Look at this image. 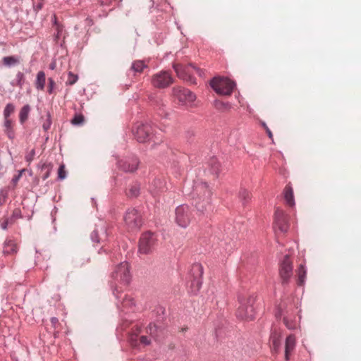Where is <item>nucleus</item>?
I'll return each instance as SVG.
<instances>
[{"label": "nucleus", "mask_w": 361, "mask_h": 361, "mask_svg": "<svg viewBox=\"0 0 361 361\" xmlns=\"http://www.w3.org/2000/svg\"><path fill=\"white\" fill-rule=\"evenodd\" d=\"M16 78H17L16 85L21 88L23 87V85L24 82V79H25L24 74L21 72H18L16 74Z\"/></svg>", "instance_id": "35"}, {"label": "nucleus", "mask_w": 361, "mask_h": 361, "mask_svg": "<svg viewBox=\"0 0 361 361\" xmlns=\"http://www.w3.org/2000/svg\"><path fill=\"white\" fill-rule=\"evenodd\" d=\"M125 225L128 231H135L140 228L142 219L139 212L133 208L128 209L124 216Z\"/></svg>", "instance_id": "3"}, {"label": "nucleus", "mask_w": 361, "mask_h": 361, "mask_svg": "<svg viewBox=\"0 0 361 361\" xmlns=\"http://www.w3.org/2000/svg\"><path fill=\"white\" fill-rule=\"evenodd\" d=\"M4 131L10 140L14 139L15 132L13 130V122L11 118H4Z\"/></svg>", "instance_id": "18"}, {"label": "nucleus", "mask_w": 361, "mask_h": 361, "mask_svg": "<svg viewBox=\"0 0 361 361\" xmlns=\"http://www.w3.org/2000/svg\"><path fill=\"white\" fill-rule=\"evenodd\" d=\"M173 68L178 78L184 80L192 82V75L194 71L198 72L199 70L193 65H188L183 66L181 64H174Z\"/></svg>", "instance_id": "14"}, {"label": "nucleus", "mask_w": 361, "mask_h": 361, "mask_svg": "<svg viewBox=\"0 0 361 361\" xmlns=\"http://www.w3.org/2000/svg\"><path fill=\"white\" fill-rule=\"evenodd\" d=\"M132 345L137 346L140 344L145 346L150 344V339L148 338L146 336H142L139 338V342L137 340H134V338L132 337L131 339Z\"/></svg>", "instance_id": "26"}, {"label": "nucleus", "mask_w": 361, "mask_h": 361, "mask_svg": "<svg viewBox=\"0 0 361 361\" xmlns=\"http://www.w3.org/2000/svg\"><path fill=\"white\" fill-rule=\"evenodd\" d=\"M284 198L288 205L293 207L295 204L293 190L288 184L284 188Z\"/></svg>", "instance_id": "19"}, {"label": "nucleus", "mask_w": 361, "mask_h": 361, "mask_svg": "<svg viewBox=\"0 0 361 361\" xmlns=\"http://www.w3.org/2000/svg\"><path fill=\"white\" fill-rule=\"evenodd\" d=\"M139 163L136 157L130 156L118 160L117 166L120 170L124 172L133 173L137 170Z\"/></svg>", "instance_id": "12"}, {"label": "nucleus", "mask_w": 361, "mask_h": 361, "mask_svg": "<svg viewBox=\"0 0 361 361\" xmlns=\"http://www.w3.org/2000/svg\"><path fill=\"white\" fill-rule=\"evenodd\" d=\"M55 320H56V318H52V321H53V322H55Z\"/></svg>", "instance_id": "48"}, {"label": "nucleus", "mask_w": 361, "mask_h": 361, "mask_svg": "<svg viewBox=\"0 0 361 361\" xmlns=\"http://www.w3.org/2000/svg\"><path fill=\"white\" fill-rule=\"evenodd\" d=\"M145 68H147V65L143 61L137 60L133 63L130 70L135 73H141Z\"/></svg>", "instance_id": "22"}, {"label": "nucleus", "mask_w": 361, "mask_h": 361, "mask_svg": "<svg viewBox=\"0 0 361 361\" xmlns=\"http://www.w3.org/2000/svg\"><path fill=\"white\" fill-rule=\"evenodd\" d=\"M18 247L17 243L11 240H6L4 244L3 252L4 255H13L17 253Z\"/></svg>", "instance_id": "17"}, {"label": "nucleus", "mask_w": 361, "mask_h": 361, "mask_svg": "<svg viewBox=\"0 0 361 361\" xmlns=\"http://www.w3.org/2000/svg\"><path fill=\"white\" fill-rule=\"evenodd\" d=\"M116 298H119L118 295L117 293H115Z\"/></svg>", "instance_id": "50"}, {"label": "nucleus", "mask_w": 361, "mask_h": 361, "mask_svg": "<svg viewBox=\"0 0 361 361\" xmlns=\"http://www.w3.org/2000/svg\"><path fill=\"white\" fill-rule=\"evenodd\" d=\"M293 275V264L289 256L286 255L280 264L279 276L282 284H287Z\"/></svg>", "instance_id": "10"}, {"label": "nucleus", "mask_w": 361, "mask_h": 361, "mask_svg": "<svg viewBox=\"0 0 361 361\" xmlns=\"http://www.w3.org/2000/svg\"><path fill=\"white\" fill-rule=\"evenodd\" d=\"M152 128L148 124H140L135 131V137L140 142H145L152 137Z\"/></svg>", "instance_id": "15"}, {"label": "nucleus", "mask_w": 361, "mask_h": 361, "mask_svg": "<svg viewBox=\"0 0 361 361\" xmlns=\"http://www.w3.org/2000/svg\"><path fill=\"white\" fill-rule=\"evenodd\" d=\"M284 324L289 329H294L297 327V322L295 321H289L288 317H284Z\"/></svg>", "instance_id": "33"}, {"label": "nucleus", "mask_w": 361, "mask_h": 361, "mask_svg": "<svg viewBox=\"0 0 361 361\" xmlns=\"http://www.w3.org/2000/svg\"><path fill=\"white\" fill-rule=\"evenodd\" d=\"M156 243L154 234L151 232L144 233L140 239L139 252L142 254L149 253Z\"/></svg>", "instance_id": "8"}, {"label": "nucleus", "mask_w": 361, "mask_h": 361, "mask_svg": "<svg viewBox=\"0 0 361 361\" xmlns=\"http://www.w3.org/2000/svg\"><path fill=\"white\" fill-rule=\"evenodd\" d=\"M190 274L193 277L191 281V290L192 293H196L202 286V277L203 274V269L201 264H195L192 265Z\"/></svg>", "instance_id": "13"}, {"label": "nucleus", "mask_w": 361, "mask_h": 361, "mask_svg": "<svg viewBox=\"0 0 361 361\" xmlns=\"http://www.w3.org/2000/svg\"><path fill=\"white\" fill-rule=\"evenodd\" d=\"M14 111L15 106L11 103L7 104L4 109V118H10L11 115L14 112Z\"/></svg>", "instance_id": "28"}, {"label": "nucleus", "mask_w": 361, "mask_h": 361, "mask_svg": "<svg viewBox=\"0 0 361 361\" xmlns=\"http://www.w3.org/2000/svg\"><path fill=\"white\" fill-rule=\"evenodd\" d=\"M151 82L154 87L166 88L173 82V79L169 72L160 71L152 76Z\"/></svg>", "instance_id": "7"}, {"label": "nucleus", "mask_w": 361, "mask_h": 361, "mask_svg": "<svg viewBox=\"0 0 361 361\" xmlns=\"http://www.w3.org/2000/svg\"><path fill=\"white\" fill-rule=\"evenodd\" d=\"M35 155V149H32L26 156H25V159L27 162L30 163L33 159H34V157Z\"/></svg>", "instance_id": "38"}, {"label": "nucleus", "mask_w": 361, "mask_h": 361, "mask_svg": "<svg viewBox=\"0 0 361 361\" xmlns=\"http://www.w3.org/2000/svg\"><path fill=\"white\" fill-rule=\"evenodd\" d=\"M295 346V338L293 335H290L286 338L285 344V359L289 360V356Z\"/></svg>", "instance_id": "16"}, {"label": "nucleus", "mask_w": 361, "mask_h": 361, "mask_svg": "<svg viewBox=\"0 0 361 361\" xmlns=\"http://www.w3.org/2000/svg\"><path fill=\"white\" fill-rule=\"evenodd\" d=\"M30 111V106L28 104L23 106L19 113V120L21 123H24L27 118Z\"/></svg>", "instance_id": "23"}, {"label": "nucleus", "mask_w": 361, "mask_h": 361, "mask_svg": "<svg viewBox=\"0 0 361 361\" xmlns=\"http://www.w3.org/2000/svg\"><path fill=\"white\" fill-rule=\"evenodd\" d=\"M20 62V57L16 56H5L2 59V63L6 67L16 66Z\"/></svg>", "instance_id": "21"}, {"label": "nucleus", "mask_w": 361, "mask_h": 361, "mask_svg": "<svg viewBox=\"0 0 361 361\" xmlns=\"http://www.w3.org/2000/svg\"><path fill=\"white\" fill-rule=\"evenodd\" d=\"M271 340L272 342V350L276 353L280 345L279 336L274 334L271 336Z\"/></svg>", "instance_id": "29"}, {"label": "nucleus", "mask_w": 361, "mask_h": 361, "mask_svg": "<svg viewBox=\"0 0 361 361\" xmlns=\"http://www.w3.org/2000/svg\"><path fill=\"white\" fill-rule=\"evenodd\" d=\"M55 320H56V318H52V321H53V322H55Z\"/></svg>", "instance_id": "49"}, {"label": "nucleus", "mask_w": 361, "mask_h": 361, "mask_svg": "<svg viewBox=\"0 0 361 361\" xmlns=\"http://www.w3.org/2000/svg\"><path fill=\"white\" fill-rule=\"evenodd\" d=\"M239 197L243 203H246L251 199V194L247 190L241 188L239 191Z\"/></svg>", "instance_id": "27"}, {"label": "nucleus", "mask_w": 361, "mask_h": 361, "mask_svg": "<svg viewBox=\"0 0 361 361\" xmlns=\"http://www.w3.org/2000/svg\"><path fill=\"white\" fill-rule=\"evenodd\" d=\"M240 305L236 315L242 319L252 320L255 317L254 303L255 298L253 295H242L238 298Z\"/></svg>", "instance_id": "1"}, {"label": "nucleus", "mask_w": 361, "mask_h": 361, "mask_svg": "<svg viewBox=\"0 0 361 361\" xmlns=\"http://www.w3.org/2000/svg\"><path fill=\"white\" fill-rule=\"evenodd\" d=\"M97 235V232H95V231H94V232H93V233H92V237L93 238V237H94V235Z\"/></svg>", "instance_id": "44"}, {"label": "nucleus", "mask_w": 361, "mask_h": 361, "mask_svg": "<svg viewBox=\"0 0 361 361\" xmlns=\"http://www.w3.org/2000/svg\"><path fill=\"white\" fill-rule=\"evenodd\" d=\"M192 219L191 210L188 205H180L176 209L175 221L179 226L186 228Z\"/></svg>", "instance_id": "5"}, {"label": "nucleus", "mask_w": 361, "mask_h": 361, "mask_svg": "<svg viewBox=\"0 0 361 361\" xmlns=\"http://www.w3.org/2000/svg\"><path fill=\"white\" fill-rule=\"evenodd\" d=\"M157 326L155 324H150L147 329V332L149 333L151 335V336L154 338L157 337Z\"/></svg>", "instance_id": "32"}, {"label": "nucleus", "mask_w": 361, "mask_h": 361, "mask_svg": "<svg viewBox=\"0 0 361 361\" xmlns=\"http://www.w3.org/2000/svg\"><path fill=\"white\" fill-rule=\"evenodd\" d=\"M84 122V116L82 114H77L72 119L71 123L73 125H81Z\"/></svg>", "instance_id": "31"}, {"label": "nucleus", "mask_w": 361, "mask_h": 361, "mask_svg": "<svg viewBox=\"0 0 361 361\" xmlns=\"http://www.w3.org/2000/svg\"><path fill=\"white\" fill-rule=\"evenodd\" d=\"M112 277L126 285L130 280L129 266L127 262H121L116 267L115 271L112 273Z\"/></svg>", "instance_id": "11"}, {"label": "nucleus", "mask_w": 361, "mask_h": 361, "mask_svg": "<svg viewBox=\"0 0 361 361\" xmlns=\"http://www.w3.org/2000/svg\"><path fill=\"white\" fill-rule=\"evenodd\" d=\"M57 29H58V33L59 34V32H60V31H61V30H60V28H59V26H58V27H57Z\"/></svg>", "instance_id": "46"}, {"label": "nucleus", "mask_w": 361, "mask_h": 361, "mask_svg": "<svg viewBox=\"0 0 361 361\" xmlns=\"http://www.w3.org/2000/svg\"><path fill=\"white\" fill-rule=\"evenodd\" d=\"M21 174L20 173L16 178V180H18L20 177Z\"/></svg>", "instance_id": "45"}, {"label": "nucleus", "mask_w": 361, "mask_h": 361, "mask_svg": "<svg viewBox=\"0 0 361 361\" xmlns=\"http://www.w3.org/2000/svg\"><path fill=\"white\" fill-rule=\"evenodd\" d=\"M122 304L125 307H131L135 304L134 299L129 295H125L122 300Z\"/></svg>", "instance_id": "30"}, {"label": "nucleus", "mask_w": 361, "mask_h": 361, "mask_svg": "<svg viewBox=\"0 0 361 361\" xmlns=\"http://www.w3.org/2000/svg\"><path fill=\"white\" fill-rule=\"evenodd\" d=\"M298 284L302 286L305 282V278L306 276V271L303 265L300 264L298 269Z\"/></svg>", "instance_id": "24"}, {"label": "nucleus", "mask_w": 361, "mask_h": 361, "mask_svg": "<svg viewBox=\"0 0 361 361\" xmlns=\"http://www.w3.org/2000/svg\"><path fill=\"white\" fill-rule=\"evenodd\" d=\"M210 85L217 94L226 96L231 95L235 87L233 81L227 78L221 77L214 78Z\"/></svg>", "instance_id": "2"}, {"label": "nucleus", "mask_w": 361, "mask_h": 361, "mask_svg": "<svg viewBox=\"0 0 361 361\" xmlns=\"http://www.w3.org/2000/svg\"><path fill=\"white\" fill-rule=\"evenodd\" d=\"M50 125H51L50 122L45 123L43 124V128L45 130H47L50 128Z\"/></svg>", "instance_id": "41"}, {"label": "nucleus", "mask_w": 361, "mask_h": 361, "mask_svg": "<svg viewBox=\"0 0 361 361\" xmlns=\"http://www.w3.org/2000/svg\"><path fill=\"white\" fill-rule=\"evenodd\" d=\"M140 185L137 183L131 185L126 192V195L130 197H135L139 195Z\"/></svg>", "instance_id": "25"}, {"label": "nucleus", "mask_w": 361, "mask_h": 361, "mask_svg": "<svg viewBox=\"0 0 361 361\" xmlns=\"http://www.w3.org/2000/svg\"><path fill=\"white\" fill-rule=\"evenodd\" d=\"M264 127L266 129V132H267L268 136L269 137V138L271 139L273 137L271 131L269 130V128L265 124H264Z\"/></svg>", "instance_id": "39"}, {"label": "nucleus", "mask_w": 361, "mask_h": 361, "mask_svg": "<svg viewBox=\"0 0 361 361\" xmlns=\"http://www.w3.org/2000/svg\"><path fill=\"white\" fill-rule=\"evenodd\" d=\"M8 224V219H6L4 222L1 223V228L4 230L7 229Z\"/></svg>", "instance_id": "40"}, {"label": "nucleus", "mask_w": 361, "mask_h": 361, "mask_svg": "<svg viewBox=\"0 0 361 361\" xmlns=\"http://www.w3.org/2000/svg\"><path fill=\"white\" fill-rule=\"evenodd\" d=\"M49 172H47V173H46V175L43 177V179H46V178H47L49 177Z\"/></svg>", "instance_id": "43"}, {"label": "nucleus", "mask_w": 361, "mask_h": 361, "mask_svg": "<svg viewBox=\"0 0 361 361\" xmlns=\"http://www.w3.org/2000/svg\"><path fill=\"white\" fill-rule=\"evenodd\" d=\"M173 95L182 104H190L196 99V96L193 92L181 87H173Z\"/></svg>", "instance_id": "6"}, {"label": "nucleus", "mask_w": 361, "mask_h": 361, "mask_svg": "<svg viewBox=\"0 0 361 361\" xmlns=\"http://www.w3.org/2000/svg\"><path fill=\"white\" fill-rule=\"evenodd\" d=\"M58 177L61 180L65 179L66 177V172L65 170V166L63 164H61L59 168Z\"/></svg>", "instance_id": "34"}, {"label": "nucleus", "mask_w": 361, "mask_h": 361, "mask_svg": "<svg viewBox=\"0 0 361 361\" xmlns=\"http://www.w3.org/2000/svg\"><path fill=\"white\" fill-rule=\"evenodd\" d=\"M48 82H49V84H48L47 92L50 94H51L54 92V88L55 87L56 83L51 78H49L48 79Z\"/></svg>", "instance_id": "37"}, {"label": "nucleus", "mask_w": 361, "mask_h": 361, "mask_svg": "<svg viewBox=\"0 0 361 361\" xmlns=\"http://www.w3.org/2000/svg\"><path fill=\"white\" fill-rule=\"evenodd\" d=\"M194 192L200 200L202 199L203 204L198 202H196L195 207L199 211L203 212L206 209V205L209 204L211 191L206 183L201 182L195 185Z\"/></svg>", "instance_id": "4"}, {"label": "nucleus", "mask_w": 361, "mask_h": 361, "mask_svg": "<svg viewBox=\"0 0 361 361\" xmlns=\"http://www.w3.org/2000/svg\"><path fill=\"white\" fill-rule=\"evenodd\" d=\"M46 82V75L44 71H39L37 74L36 80L35 82V87L38 90H44Z\"/></svg>", "instance_id": "20"}, {"label": "nucleus", "mask_w": 361, "mask_h": 361, "mask_svg": "<svg viewBox=\"0 0 361 361\" xmlns=\"http://www.w3.org/2000/svg\"><path fill=\"white\" fill-rule=\"evenodd\" d=\"M77 80H78V75L70 72L68 73L67 83L72 85L75 84Z\"/></svg>", "instance_id": "36"}, {"label": "nucleus", "mask_w": 361, "mask_h": 361, "mask_svg": "<svg viewBox=\"0 0 361 361\" xmlns=\"http://www.w3.org/2000/svg\"><path fill=\"white\" fill-rule=\"evenodd\" d=\"M50 68H51V69H54V65H51V66H50Z\"/></svg>", "instance_id": "47"}, {"label": "nucleus", "mask_w": 361, "mask_h": 361, "mask_svg": "<svg viewBox=\"0 0 361 361\" xmlns=\"http://www.w3.org/2000/svg\"><path fill=\"white\" fill-rule=\"evenodd\" d=\"M219 164H217L214 169L215 172H217L219 171Z\"/></svg>", "instance_id": "42"}, {"label": "nucleus", "mask_w": 361, "mask_h": 361, "mask_svg": "<svg viewBox=\"0 0 361 361\" xmlns=\"http://www.w3.org/2000/svg\"><path fill=\"white\" fill-rule=\"evenodd\" d=\"M288 219L284 212L277 208L274 213V228L276 232L285 233L288 229Z\"/></svg>", "instance_id": "9"}]
</instances>
